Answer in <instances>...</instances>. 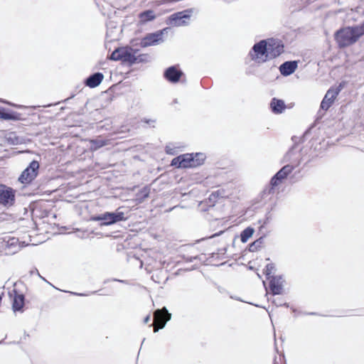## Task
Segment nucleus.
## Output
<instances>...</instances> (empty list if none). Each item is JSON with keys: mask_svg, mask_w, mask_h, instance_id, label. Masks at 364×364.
<instances>
[{"mask_svg": "<svg viewBox=\"0 0 364 364\" xmlns=\"http://www.w3.org/2000/svg\"><path fill=\"white\" fill-rule=\"evenodd\" d=\"M301 149L291 146L284 154L282 162L288 163L282 167L270 179L269 185L263 190L264 196L274 194L275 188L281 184L289 176L293 170L301 163Z\"/></svg>", "mask_w": 364, "mask_h": 364, "instance_id": "nucleus-1", "label": "nucleus"}, {"mask_svg": "<svg viewBox=\"0 0 364 364\" xmlns=\"http://www.w3.org/2000/svg\"><path fill=\"white\" fill-rule=\"evenodd\" d=\"M139 50L130 46L116 48L112 53L109 59L114 61H121L122 64L132 67L135 64L146 63L151 61L148 53H139Z\"/></svg>", "mask_w": 364, "mask_h": 364, "instance_id": "nucleus-2", "label": "nucleus"}, {"mask_svg": "<svg viewBox=\"0 0 364 364\" xmlns=\"http://www.w3.org/2000/svg\"><path fill=\"white\" fill-rule=\"evenodd\" d=\"M363 36V31L360 24L341 27L333 34L334 40L340 49L355 44Z\"/></svg>", "mask_w": 364, "mask_h": 364, "instance_id": "nucleus-3", "label": "nucleus"}, {"mask_svg": "<svg viewBox=\"0 0 364 364\" xmlns=\"http://www.w3.org/2000/svg\"><path fill=\"white\" fill-rule=\"evenodd\" d=\"M130 216V210L127 207L120 206L114 211H105L100 214L92 215L91 221H97L100 226H109L126 221Z\"/></svg>", "mask_w": 364, "mask_h": 364, "instance_id": "nucleus-4", "label": "nucleus"}, {"mask_svg": "<svg viewBox=\"0 0 364 364\" xmlns=\"http://www.w3.org/2000/svg\"><path fill=\"white\" fill-rule=\"evenodd\" d=\"M193 13V9L192 8L175 12L166 18V24L175 27L188 26Z\"/></svg>", "mask_w": 364, "mask_h": 364, "instance_id": "nucleus-5", "label": "nucleus"}, {"mask_svg": "<svg viewBox=\"0 0 364 364\" xmlns=\"http://www.w3.org/2000/svg\"><path fill=\"white\" fill-rule=\"evenodd\" d=\"M40 164L37 160L31 161L26 168L21 172L18 178V181L28 186L32 183L39 173Z\"/></svg>", "mask_w": 364, "mask_h": 364, "instance_id": "nucleus-6", "label": "nucleus"}, {"mask_svg": "<svg viewBox=\"0 0 364 364\" xmlns=\"http://www.w3.org/2000/svg\"><path fill=\"white\" fill-rule=\"evenodd\" d=\"M267 55L262 60V62H267L269 60L274 59L282 54L284 52V43L279 38H267Z\"/></svg>", "mask_w": 364, "mask_h": 364, "instance_id": "nucleus-7", "label": "nucleus"}, {"mask_svg": "<svg viewBox=\"0 0 364 364\" xmlns=\"http://www.w3.org/2000/svg\"><path fill=\"white\" fill-rule=\"evenodd\" d=\"M343 88V83H340L337 87H331L326 92L324 97L323 98L320 109L327 111L333 104L337 96Z\"/></svg>", "mask_w": 364, "mask_h": 364, "instance_id": "nucleus-8", "label": "nucleus"}, {"mask_svg": "<svg viewBox=\"0 0 364 364\" xmlns=\"http://www.w3.org/2000/svg\"><path fill=\"white\" fill-rule=\"evenodd\" d=\"M267 39L261 40L255 43L251 48L249 55L251 59L257 63H261L262 60L267 55Z\"/></svg>", "mask_w": 364, "mask_h": 364, "instance_id": "nucleus-9", "label": "nucleus"}, {"mask_svg": "<svg viewBox=\"0 0 364 364\" xmlns=\"http://www.w3.org/2000/svg\"><path fill=\"white\" fill-rule=\"evenodd\" d=\"M16 201V191L9 186L0 183V205L11 207Z\"/></svg>", "mask_w": 364, "mask_h": 364, "instance_id": "nucleus-10", "label": "nucleus"}, {"mask_svg": "<svg viewBox=\"0 0 364 364\" xmlns=\"http://www.w3.org/2000/svg\"><path fill=\"white\" fill-rule=\"evenodd\" d=\"M185 74L179 65H173L166 68L163 73L164 78L170 83L176 84L180 82Z\"/></svg>", "mask_w": 364, "mask_h": 364, "instance_id": "nucleus-11", "label": "nucleus"}, {"mask_svg": "<svg viewBox=\"0 0 364 364\" xmlns=\"http://www.w3.org/2000/svg\"><path fill=\"white\" fill-rule=\"evenodd\" d=\"M9 296L11 299V308L14 312H23L25 306V295L18 289L14 288L9 291Z\"/></svg>", "mask_w": 364, "mask_h": 364, "instance_id": "nucleus-12", "label": "nucleus"}, {"mask_svg": "<svg viewBox=\"0 0 364 364\" xmlns=\"http://www.w3.org/2000/svg\"><path fill=\"white\" fill-rule=\"evenodd\" d=\"M164 42V38H161L156 31L146 34L140 41L139 46L141 48H146L159 45Z\"/></svg>", "mask_w": 364, "mask_h": 364, "instance_id": "nucleus-13", "label": "nucleus"}, {"mask_svg": "<svg viewBox=\"0 0 364 364\" xmlns=\"http://www.w3.org/2000/svg\"><path fill=\"white\" fill-rule=\"evenodd\" d=\"M267 279L269 280V288L273 295H280L282 294L283 282H284L282 275H274L271 277L270 279Z\"/></svg>", "mask_w": 364, "mask_h": 364, "instance_id": "nucleus-14", "label": "nucleus"}, {"mask_svg": "<svg viewBox=\"0 0 364 364\" xmlns=\"http://www.w3.org/2000/svg\"><path fill=\"white\" fill-rule=\"evenodd\" d=\"M26 119L22 117V114L14 111L9 108L0 106V120L2 121H23Z\"/></svg>", "mask_w": 364, "mask_h": 364, "instance_id": "nucleus-15", "label": "nucleus"}, {"mask_svg": "<svg viewBox=\"0 0 364 364\" xmlns=\"http://www.w3.org/2000/svg\"><path fill=\"white\" fill-rule=\"evenodd\" d=\"M104 77L102 73L95 72L85 79L84 84L90 88H95L101 84Z\"/></svg>", "mask_w": 364, "mask_h": 364, "instance_id": "nucleus-16", "label": "nucleus"}, {"mask_svg": "<svg viewBox=\"0 0 364 364\" xmlns=\"http://www.w3.org/2000/svg\"><path fill=\"white\" fill-rule=\"evenodd\" d=\"M298 68V63L296 60H287L282 63L279 70L282 75L287 77L293 74Z\"/></svg>", "mask_w": 364, "mask_h": 364, "instance_id": "nucleus-17", "label": "nucleus"}, {"mask_svg": "<svg viewBox=\"0 0 364 364\" xmlns=\"http://www.w3.org/2000/svg\"><path fill=\"white\" fill-rule=\"evenodd\" d=\"M287 108L285 102L283 100L273 97L269 102V109L274 114H280L283 113Z\"/></svg>", "mask_w": 364, "mask_h": 364, "instance_id": "nucleus-18", "label": "nucleus"}, {"mask_svg": "<svg viewBox=\"0 0 364 364\" xmlns=\"http://www.w3.org/2000/svg\"><path fill=\"white\" fill-rule=\"evenodd\" d=\"M190 168H197L202 166L205 159L206 155L202 152L189 153Z\"/></svg>", "mask_w": 364, "mask_h": 364, "instance_id": "nucleus-19", "label": "nucleus"}, {"mask_svg": "<svg viewBox=\"0 0 364 364\" xmlns=\"http://www.w3.org/2000/svg\"><path fill=\"white\" fill-rule=\"evenodd\" d=\"M139 25L144 26L149 22L156 19V16L151 9H146L141 11L139 15Z\"/></svg>", "mask_w": 364, "mask_h": 364, "instance_id": "nucleus-20", "label": "nucleus"}, {"mask_svg": "<svg viewBox=\"0 0 364 364\" xmlns=\"http://www.w3.org/2000/svg\"><path fill=\"white\" fill-rule=\"evenodd\" d=\"M170 314L166 306L161 309H157L154 312V320L155 323L161 324L165 322L167 314Z\"/></svg>", "mask_w": 364, "mask_h": 364, "instance_id": "nucleus-21", "label": "nucleus"}, {"mask_svg": "<svg viewBox=\"0 0 364 364\" xmlns=\"http://www.w3.org/2000/svg\"><path fill=\"white\" fill-rule=\"evenodd\" d=\"M314 128V126H311L310 127H309L304 132V134H302V136H293L291 137V140L293 141V145L292 146H295L296 147L298 148V145L300 144V143H303L304 142L306 139H307V137L309 136V134L311 133V129Z\"/></svg>", "mask_w": 364, "mask_h": 364, "instance_id": "nucleus-22", "label": "nucleus"}, {"mask_svg": "<svg viewBox=\"0 0 364 364\" xmlns=\"http://www.w3.org/2000/svg\"><path fill=\"white\" fill-rule=\"evenodd\" d=\"M109 140L101 137L90 140V147L92 150H97L108 144Z\"/></svg>", "mask_w": 364, "mask_h": 364, "instance_id": "nucleus-23", "label": "nucleus"}, {"mask_svg": "<svg viewBox=\"0 0 364 364\" xmlns=\"http://www.w3.org/2000/svg\"><path fill=\"white\" fill-rule=\"evenodd\" d=\"M264 238L265 235L260 236L258 239L248 245L247 250L251 252L259 250L264 242Z\"/></svg>", "mask_w": 364, "mask_h": 364, "instance_id": "nucleus-24", "label": "nucleus"}, {"mask_svg": "<svg viewBox=\"0 0 364 364\" xmlns=\"http://www.w3.org/2000/svg\"><path fill=\"white\" fill-rule=\"evenodd\" d=\"M255 232V229L251 227L248 226L246 228H245L241 232H240V240L242 243H245L247 242V240L253 235Z\"/></svg>", "mask_w": 364, "mask_h": 364, "instance_id": "nucleus-25", "label": "nucleus"}, {"mask_svg": "<svg viewBox=\"0 0 364 364\" xmlns=\"http://www.w3.org/2000/svg\"><path fill=\"white\" fill-rule=\"evenodd\" d=\"M8 144L11 145H18L23 142L21 137L16 136L14 133H11L9 136L6 138Z\"/></svg>", "mask_w": 364, "mask_h": 364, "instance_id": "nucleus-26", "label": "nucleus"}, {"mask_svg": "<svg viewBox=\"0 0 364 364\" xmlns=\"http://www.w3.org/2000/svg\"><path fill=\"white\" fill-rule=\"evenodd\" d=\"M0 102L2 103V104L6 105L8 106H10V107H14V108H17V109H28V108H30V109H36V107H34V106L27 107V106H25V105L14 103L12 102H10V101H9L7 100H5V99H3V98H0Z\"/></svg>", "mask_w": 364, "mask_h": 364, "instance_id": "nucleus-27", "label": "nucleus"}, {"mask_svg": "<svg viewBox=\"0 0 364 364\" xmlns=\"http://www.w3.org/2000/svg\"><path fill=\"white\" fill-rule=\"evenodd\" d=\"M150 188L148 186H145L141 188L136 194L137 200L140 202L144 201L146 198L149 196Z\"/></svg>", "mask_w": 364, "mask_h": 364, "instance_id": "nucleus-28", "label": "nucleus"}, {"mask_svg": "<svg viewBox=\"0 0 364 364\" xmlns=\"http://www.w3.org/2000/svg\"><path fill=\"white\" fill-rule=\"evenodd\" d=\"M112 128V121L109 119H105V120L100 119L98 122L97 129H105L106 131L110 130Z\"/></svg>", "mask_w": 364, "mask_h": 364, "instance_id": "nucleus-29", "label": "nucleus"}, {"mask_svg": "<svg viewBox=\"0 0 364 364\" xmlns=\"http://www.w3.org/2000/svg\"><path fill=\"white\" fill-rule=\"evenodd\" d=\"M276 271L275 264L272 262L268 263L264 269V274L266 276V279H270L272 274Z\"/></svg>", "mask_w": 364, "mask_h": 364, "instance_id": "nucleus-30", "label": "nucleus"}, {"mask_svg": "<svg viewBox=\"0 0 364 364\" xmlns=\"http://www.w3.org/2000/svg\"><path fill=\"white\" fill-rule=\"evenodd\" d=\"M275 205H276V203L274 202V204L271 206V208H269L267 210V212L265 214L264 218L263 219L262 225L260 226V229L263 228L272 220L271 211L273 210Z\"/></svg>", "mask_w": 364, "mask_h": 364, "instance_id": "nucleus-31", "label": "nucleus"}, {"mask_svg": "<svg viewBox=\"0 0 364 364\" xmlns=\"http://www.w3.org/2000/svg\"><path fill=\"white\" fill-rule=\"evenodd\" d=\"M171 165L177 168H183L181 155L174 157L171 161Z\"/></svg>", "mask_w": 364, "mask_h": 364, "instance_id": "nucleus-32", "label": "nucleus"}, {"mask_svg": "<svg viewBox=\"0 0 364 364\" xmlns=\"http://www.w3.org/2000/svg\"><path fill=\"white\" fill-rule=\"evenodd\" d=\"M180 155L182 160L183 168H190L191 159H189V153H186Z\"/></svg>", "mask_w": 364, "mask_h": 364, "instance_id": "nucleus-33", "label": "nucleus"}, {"mask_svg": "<svg viewBox=\"0 0 364 364\" xmlns=\"http://www.w3.org/2000/svg\"><path fill=\"white\" fill-rule=\"evenodd\" d=\"M171 316H172L171 314H167V317L165 320V322H164L163 323H161V324L156 323L154 328V332L157 333L159 330L164 328L166 325V323L171 319Z\"/></svg>", "mask_w": 364, "mask_h": 364, "instance_id": "nucleus-34", "label": "nucleus"}, {"mask_svg": "<svg viewBox=\"0 0 364 364\" xmlns=\"http://www.w3.org/2000/svg\"><path fill=\"white\" fill-rule=\"evenodd\" d=\"M29 273H30V274H31V275H33V274H37V275H38V277H40L43 281H44V282H46L47 284H50V286H52L53 288H55V289H58V288H56L55 286H53V285L51 283H50V282H48L46 278H44L43 277H42V276L40 274V273H39V272H38V269H37V268H33V269H31V270L30 271V272H29ZM58 290H60V289H58Z\"/></svg>", "mask_w": 364, "mask_h": 364, "instance_id": "nucleus-35", "label": "nucleus"}, {"mask_svg": "<svg viewBox=\"0 0 364 364\" xmlns=\"http://www.w3.org/2000/svg\"><path fill=\"white\" fill-rule=\"evenodd\" d=\"M220 191L219 190L214 191L210 195L209 200L211 201L215 202L217 198H218L220 197Z\"/></svg>", "mask_w": 364, "mask_h": 364, "instance_id": "nucleus-36", "label": "nucleus"}, {"mask_svg": "<svg viewBox=\"0 0 364 364\" xmlns=\"http://www.w3.org/2000/svg\"><path fill=\"white\" fill-rule=\"evenodd\" d=\"M171 30L170 27H166L163 29L156 31L157 33L161 36V38H164V36L165 33H168V32Z\"/></svg>", "mask_w": 364, "mask_h": 364, "instance_id": "nucleus-37", "label": "nucleus"}, {"mask_svg": "<svg viewBox=\"0 0 364 364\" xmlns=\"http://www.w3.org/2000/svg\"><path fill=\"white\" fill-rule=\"evenodd\" d=\"M292 311L294 313H297L299 315H317L318 314L316 312H302V311H297L296 309L291 308Z\"/></svg>", "mask_w": 364, "mask_h": 364, "instance_id": "nucleus-38", "label": "nucleus"}, {"mask_svg": "<svg viewBox=\"0 0 364 364\" xmlns=\"http://www.w3.org/2000/svg\"><path fill=\"white\" fill-rule=\"evenodd\" d=\"M141 122L149 124L152 127H154V123L156 122V120L151 119L144 118L141 119Z\"/></svg>", "mask_w": 364, "mask_h": 364, "instance_id": "nucleus-39", "label": "nucleus"}, {"mask_svg": "<svg viewBox=\"0 0 364 364\" xmlns=\"http://www.w3.org/2000/svg\"><path fill=\"white\" fill-rule=\"evenodd\" d=\"M182 259L186 262H193L196 260V257H193V256L183 255Z\"/></svg>", "mask_w": 364, "mask_h": 364, "instance_id": "nucleus-40", "label": "nucleus"}, {"mask_svg": "<svg viewBox=\"0 0 364 364\" xmlns=\"http://www.w3.org/2000/svg\"><path fill=\"white\" fill-rule=\"evenodd\" d=\"M92 114V116H93L95 120L100 119V118L97 117H98V115H100L101 114V110L97 109Z\"/></svg>", "mask_w": 364, "mask_h": 364, "instance_id": "nucleus-41", "label": "nucleus"}, {"mask_svg": "<svg viewBox=\"0 0 364 364\" xmlns=\"http://www.w3.org/2000/svg\"><path fill=\"white\" fill-rule=\"evenodd\" d=\"M227 252V247H223V248H220L218 250V259H220V255H223L226 253Z\"/></svg>", "mask_w": 364, "mask_h": 364, "instance_id": "nucleus-42", "label": "nucleus"}, {"mask_svg": "<svg viewBox=\"0 0 364 364\" xmlns=\"http://www.w3.org/2000/svg\"><path fill=\"white\" fill-rule=\"evenodd\" d=\"M272 303H273L276 306H282V299H274V300L272 301Z\"/></svg>", "mask_w": 364, "mask_h": 364, "instance_id": "nucleus-43", "label": "nucleus"}, {"mask_svg": "<svg viewBox=\"0 0 364 364\" xmlns=\"http://www.w3.org/2000/svg\"><path fill=\"white\" fill-rule=\"evenodd\" d=\"M65 291V292H68V293H70V294L76 295V296H87V294H83V293H77V292L68 291Z\"/></svg>", "mask_w": 364, "mask_h": 364, "instance_id": "nucleus-44", "label": "nucleus"}, {"mask_svg": "<svg viewBox=\"0 0 364 364\" xmlns=\"http://www.w3.org/2000/svg\"><path fill=\"white\" fill-rule=\"evenodd\" d=\"M75 96V95L74 94H73L69 97H68V98L65 99L64 100H63L62 102L68 103L70 100L74 98Z\"/></svg>", "mask_w": 364, "mask_h": 364, "instance_id": "nucleus-45", "label": "nucleus"}, {"mask_svg": "<svg viewBox=\"0 0 364 364\" xmlns=\"http://www.w3.org/2000/svg\"><path fill=\"white\" fill-rule=\"evenodd\" d=\"M224 232V231H219L213 235H212V236L210 237V238H213V237H215L217 236H219L220 235H222L223 233Z\"/></svg>", "mask_w": 364, "mask_h": 364, "instance_id": "nucleus-46", "label": "nucleus"}, {"mask_svg": "<svg viewBox=\"0 0 364 364\" xmlns=\"http://www.w3.org/2000/svg\"><path fill=\"white\" fill-rule=\"evenodd\" d=\"M112 280L114 282H118L123 283V284L127 283V280H122V279H112Z\"/></svg>", "mask_w": 364, "mask_h": 364, "instance_id": "nucleus-47", "label": "nucleus"}, {"mask_svg": "<svg viewBox=\"0 0 364 364\" xmlns=\"http://www.w3.org/2000/svg\"><path fill=\"white\" fill-rule=\"evenodd\" d=\"M150 320V315H146L144 318V323L146 324Z\"/></svg>", "mask_w": 364, "mask_h": 364, "instance_id": "nucleus-48", "label": "nucleus"}, {"mask_svg": "<svg viewBox=\"0 0 364 364\" xmlns=\"http://www.w3.org/2000/svg\"><path fill=\"white\" fill-rule=\"evenodd\" d=\"M273 194H271V195H269V196H264L263 195V191L262 192V197L264 198V200H266L267 198H269V199H271V196H272Z\"/></svg>", "mask_w": 364, "mask_h": 364, "instance_id": "nucleus-49", "label": "nucleus"}, {"mask_svg": "<svg viewBox=\"0 0 364 364\" xmlns=\"http://www.w3.org/2000/svg\"><path fill=\"white\" fill-rule=\"evenodd\" d=\"M210 257H212V258H214V257L218 258V254H217V252H213V253H211V254H210Z\"/></svg>", "mask_w": 364, "mask_h": 364, "instance_id": "nucleus-50", "label": "nucleus"}, {"mask_svg": "<svg viewBox=\"0 0 364 364\" xmlns=\"http://www.w3.org/2000/svg\"><path fill=\"white\" fill-rule=\"evenodd\" d=\"M282 306H285L287 308L289 307V303L287 302H282Z\"/></svg>", "mask_w": 364, "mask_h": 364, "instance_id": "nucleus-51", "label": "nucleus"}, {"mask_svg": "<svg viewBox=\"0 0 364 364\" xmlns=\"http://www.w3.org/2000/svg\"><path fill=\"white\" fill-rule=\"evenodd\" d=\"M193 257H196V260H200V255H196V256H193Z\"/></svg>", "mask_w": 364, "mask_h": 364, "instance_id": "nucleus-52", "label": "nucleus"}, {"mask_svg": "<svg viewBox=\"0 0 364 364\" xmlns=\"http://www.w3.org/2000/svg\"><path fill=\"white\" fill-rule=\"evenodd\" d=\"M360 26H362V30L363 31V35H364V21L362 23H360Z\"/></svg>", "mask_w": 364, "mask_h": 364, "instance_id": "nucleus-53", "label": "nucleus"}, {"mask_svg": "<svg viewBox=\"0 0 364 364\" xmlns=\"http://www.w3.org/2000/svg\"><path fill=\"white\" fill-rule=\"evenodd\" d=\"M273 364H277V358L275 357L274 359Z\"/></svg>", "mask_w": 364, "mask_h": 364, "instance_id": "nucleus-54", "label": "nucleus"}, {"mask_svg": "<svg viewBox=\"0 0 364 364\" xmlns=\"http://www.w3.org/2000/svg\"><path fill=\"white\" fill-rule=\"evenodd\" d=\"M262 222H263V220H259L258 221V223H259V224H261V225H262Z\"/></svg>", "mask_w": 364, "mask_h": 364, "instance_id": "nucleus-55", "label": "nucleus"}, {"mask_svg": "<svg viewBox=\"0 0 364 364\" xmlns=\"http://www.w3.org/2000/svg\"><path fill=\"white\" fill-rule=\"evenodd\" d=\"M225 263H226V262H222V263H220V264H218V266H223V265H224Z\"/></svg>", "mask_w": 364, "mask_h": 364, "instance_id": "nucleus-56", "label": "nucleus"}, {"mask_svg": "<svg viewBox=\"0 0 364 364\" xmlns=\"http://www.w3.org/2000/svg\"><path fill=\"white\" fill-rule=\"evenodd\" d=\"M248 269H253L254 268H253V267H252V266H249V267H248Z\"/></svg>", "mask_w": 364, "mask_h": 364, "instance_id": "nucleus-57", "label": "nucleus"}, {"mask_svg": "<svg viewBox=\"0 0 364 364\" xmlns=\"http://www.w3.org/2000/svg\"><path fill=\"white\" fill-rule=\"evenodd\" d=\"M108 281H109V279L105 280V281L104 282V284H106Z\"/></svg>", "mask_w": 364, "mask_h": 364, "instance_id": "nucleus-58", "label": "nucleus"}, {"mask_svg": "<svg viewBox=\"0 0 364 364\" xmlns=\"http://www.w3.org/2000/svg\"><path fill=\"white\" fill-rule=\"evenodd\" d=\"M97 291H92V294H96Z\"/></svg>", "mask_w": 364, "mask_h": 364, "instance_id": "nucleus-59", "label": "nucleus"}, {"mask_svg": "<svg viewBox=\"0 0 364 364\" xmlns=\"http://www.w3.org/2000/svg\"><path fill=\"white\" fill-rule=\"evenodd\" d=\"M4 343V340L2 341H0V344L3 343Z\"/></svg>", "mask_w": 364, "mask_h": 364, "instance_id": "nucleus-60", "label": "nucleus"}, {"mask_svg": "<svg viewBox=\"0 0 364 364\" xmlns=\"http://www.w3.org/2000/svg\"><path fill=\"white\" fill-rule=\"evenodd\" d=\"M173 102H174V103H176L177 102V100L175 99Z\"/></svg>", "mask_w": 364, "mask_h": 364, "instance_id": "nucleus-61", "label": "nucleus"}, {"mask_svg": "<svg viewBox=\"0 0 364 364\" xmlns=\"http://www.w3.org/2000/svg\"><path fill=\"white\" fill-rule=\"evenodd\" d=\"M266 260H267V261H269V260H270V259L268 257V258H267V259H266Z\"/></svg>", "mask_w": 364, "mask_h": 364, "instance_id": "nucleus-62", "label": "nucleus"}]
</instances>
